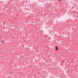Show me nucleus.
<instances>
[{
	"label": "nucleus",
	"instance_id": "nucleus-1",
	"mask_svg": "<svg viewBox=\"0 0 78 78\" xmlns=\"http://www.w3.org/2000/svg\"><path fill=\"white\" fill-rule=\"evenodd\" d=\"M56 50H58V47H55Z\"/></svg>",
	"mask_w": 78,
	"mask_h": 78
},
{
	"label": "nucleus",
	"instance_id": "nucleus-2",
	"mask_svg": "<svg viewBox=\"0 0 78 78\" xmlns=\"http://www.w3.org/2000/svg\"><path fill=\"white\" fill-rule=\"evenodd\" d=\"M1 42H2V43H3V41H1Z\"/></svg>",
	"mask_w": 78,
	"mask_h": 78
},
{
	"label": "nucleus",
	"instance_id": "nucleus-3",
	"mask_svg": "<svg viewBox=\"0 0 78 78\" xmlns=\"http://www.w3.org/2000/svg\"><path fill=\"white\" fill-rule=\"evenodd\" d=\"M59 2H61V0H59Z\"/></svg>",
	"mask_w": 78,
	"mask_h": 78
}]
</instances>
